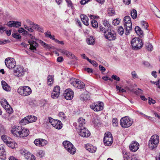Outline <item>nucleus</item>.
I'll list each match as a JSON object with an SVG mask.
<instances>
[{"label":"nucleus","mask_w":160,"mask_h":160,"mask_svg":"<svg viewBox=\"0 0 160 160\" xmlns=\"http://www.w3.org/2000/svg\"><path fill=\"white\" fill-rule=\"evenodd\" d=\"M1 104L2 106L5 108L6 107L9 105L8 102H7L6 99H2L1 101Z\"/></svg>","instance_id":"473e14b6"},{"label":"nucleus","mask_w":160,"mask_h":160,"mask_svg":"<svg viewBox=\"0 0 160 160\" xmlns=\"http://www.w3.org/2000/svg\"><path fill=\"white\" fill-rule=\"evenodd\" d=\"M62 144L64 148L68 152L72 154L75 153V148L71 142L68 141H65L63 142Z\"/></svg>","instance_id":"0eeeda50"},{"label":"nucleus","mask_w":160,"mask_h":160,"mask_svg":"<svg viewBox=\"0 0 160 160\" xmlns=\"http://www.w3.org/2000/svg\"><path fill=\"white\" fill-rule=\"evenodd\" d=\"M7 25L10 27L18 28L21 26V23L19 22L11 21L8 22Z\"/></svg>","instance_id":"f3484780"},{"label":"nucleus","mask_w":160,"mask_h":160,"mask_svg":"<svg viewBox=\"0 0 160 160\" xmlns=\"http://www.w3.org/2000/svg\"><path fill=\"white\" fill-rule=\"evenodd\" d=\"M20 123L22 125H26L29 123L28 119V117L27 116L24 118L22 119L20 121Z\"/></svg>","instance_id":"72a5a7b5"},{"label":"nucleus","mask_w":160,"mask_h":160,"mask_svg":"<svg viewBox=\"0 0 160 160\" xmlns=\"http://www.w3.org/2000/svg\"><path fill=\"white\" fill-rule=\"evenodd\" d=\"M6 145L8 147L13 149L14 148H16L17 146L16 143L15 142H12L11 140L10 141V142L8 143Z\"/></svg>","instance_id":"4c0bfd02"},{"label":"nucleus","mask_w":160,"mask_h":160,"mask_svg":"<svg viewBox=\"0 0 160 160\" xmlns=\"http://www.w3.org/2000/svg\"><path fill=\"white\" fill-rule=\"evenodd\" d=\"M139 144L136 141H133L129 146V148L130 151L135 152L139 148Z\"/></svg>","instance_id":"4468645a"},{"label":"nucleus","mask_w":160,"mask_h":160,"mask_svg":"<svg viewBox=\"0 0 160 160\" xmlns=\"http://www.w3.org/2000/svg\"><path fill=\"white\" fill-rule=\"evenodd\" d=\"M108 14L110 16H113L115 14V11L114 10L111 8H109L108 9Z\"/></svg>","instance_id":"a19ab883"},{"label":"nucleus","mask_w":160,"mask_h":160,"mask_svg":"<svg viewBox=\"0 0 160 160\" xmlns=\"http://www.w3.org/2000/svg\"><path fill=\"white\" fill-rule=\"evenodd\" d=\"M133 122L131 119L128 116L122 118L120 120V124L121 126L124 128H127L132 125Z\"/></svg>","instance_id":"39448f33"},{"label":"nucleus","mask_w":160,"mask_h":160,"mask_svg":"<svg viewBox=\"0 0 160 160\" xmlns=\"http://www.w3.org/2000/svg\"><path fill=\"white\" fill-rule=\"evenodd\" d=\"M6 131L4 126L0 123V134H5Z\"/></svg>","instance_id":"58836bf2"},{"label":"nucleus","mask_w":160,"mask_h":160,"mask_svg":"<svg viewBox=\"0 0 160 160\" xmlns=\"http://www.w3.org/2000/svg\"><path fill=\"white\" fill-rule=\"evenodd\" d=\"M78 132L79 135L82 137L87 138L90 135V133L89 130L85 127L80 128Z\"/></svg>","instance_id":"f8f14e48"},{"label":"nucleus","mask_w":160,"mask_h":160,"mask_svg":"<svg viewBox=\"0 0 160 160\" xmlns=\"http://www.w3.org/2000/svg\"><path fill=\"white\" fill-rule=\"evenodd\" d=\"M79 79L74 78L73 80L72 79L70 80V83L74 87L77 88V85L79 82Z\"/></svg>","instance_id":"2f4dec72"},{"label":"nucleus","mask_w":160,"mask_h":160,"mask_svg":"<svg viewBox=\"0 0 160 160\" xmlns=\"http://www.w3.org/2000/svg\"><path fill=\"white\" fill-rule=\"evenodd\" d=\"M124 25L125 29V34L128 35L132 29V23L130 16H127L124 18Z\"/></svg>","instance_id":"7ed1b4c3"},{"label":"nucleus","mask_w":160,"mask_h":160,"mask_svg":"<svg viewBox=\"0 0 160 160\" xmlns=\"http://www.w3.org/2000/svg\"><path fill=\"white\" fill-rule=\"evenodd\" d=\"M84 70L86 71L88 73H92L93 72L92 69L89 68H84Z\"/></svg>","instance_id":"052dcab7"},{"label":"nucleus","mask_w":160,"mask_h":160,"mask_svg":"<svg viewBox=\"0 0 160 160\" xmlns=\"http://www.w3.org/2000/svg\"><path fill=\"white\" fill-rule=\"evenodd\" d=\"M85 148L87 150L92 153L95 152L97 149L95 147H94L93 146L89 145H86Z\"/></svg>","instance_id":"393cba45"},{"label":"nucleus","mask_w":160,"mask_h":160,"mask_svg":"<svg viewBox=\"0 0 160 160\" xmlns=\"http://www.w3.org/2000/svg\"><path fill=\"white\" fill-rule=\"evenodd\" d=\"M103 24L104 27L108 29H110L111 28L112 26L110 25L108 22L107 20H104L103 22Z\"/></svg>","instance_id":"79ce46f5"},{"label":"nucleus","mask_w":160,"mask_h":160,"mask_svg":"<svg viewBox=\"0 0 160 160\" xmlns=\"http://www.w3.org/2000/svg\"><path fill=\"white\" fill-rule=\"evenodd\" d=\"M19 132V137H25L28 136L29 133V130L27 128H23Z\"/></svg>","instance_id":"a211bd4d"},{"label":"nucleus","mask_w":160,"mask_h":160,"mask_svg":"<svg viewBox=\"0 0 160 160\" xmlns=\"http://www.w3.org/2000/svg\"><path fill=\"white\" fill-rule=\"evenodd\" d=\"M1 84L2 87L3 89L7 91H10L11 90V88L8 85V84L4 81H1Z\"/></svg>","instance_id":"5701e85b"},{"label":"nucleus","mask_w":160,"mask_h":160,"mask_svg":"<svg viewBox=\"0 0 160 160\" xmlns=\"http://www.w3.org/2000/svg\"><path fill=\"white\" fill-rule=\"evenodd\" d=\"M21 129H22L21 126H16L15 128H12L11 130V132L14 136L18 137Z\"/></svg>","instance_id":"dca6fc26"},{"label":"nucleus","mask_w":160,"mask_h":160,"mask_svg":"<svg viewBox=\"0 0 160 160\" xmlns=\"http://www.w3.org/2000/svg\"><path fill=\"white\" fill-rule=\"evenodd\" d=\"M112 79H114L117 81H120V78L117 75H112L111 77Z\"/></svg>","instance_id":"6e6d98bb"},{"label":"nucleus","mask_w":160,"mask_h":160,"mask_svg":"<svg viewBox=\"0 0 160 160\" xmlns=\"http://www.w3.org/2000/svg\"><path fill=\"white\" fill-rule=\"evenodd\" d=\"M24 28L25 29H27L28 31L29 32H32L33 31V29L32 28L30 27H28L27 26L25 25Z\"/></svg>","instance_id":"0e129e2a"},{"label":"nucleus","mask_w":160,"mask_h":160,"mask_svg":"<svg viewBox=\"0 0 160 160\" xmlns=\"http://www.w3.org/2000/svg\"><path fill=\"white\" fill-rule=\"evenodd\" d=\"M80 97L82 98L83 100H87L90 99V96L87 94H82L80 95Z\"/></svg>","instance_id":"e433bc0d"},{"label":"nucleus","mask_w":160,"mask_h":160,"mask_svg":"<svg viewBox=\"0 0 160 160\" xmlns=\"http://www.w3.org/2000/svg\"><path fill=\"white\" fill-rule=\"evenodd\" d=\"M87 42L88 44L93 45L95 41L92 37H90L87 40Z\"/></svg>","instance_id":"f704fd0d"},{"label":"nucleus","mask_w":160,"mask_h":160,"mask_svg":"<svg viewBox=\"0 0 160 160\" xmlns=\"http://www.w3.org/2000/svg\"><path fill=\"white\" fill-rule=\"evenodd\" d=\"M56 120L53 119L52 118L49 117H48V121L50 123H51V124L52 125L53 122H54V121Z\"/></svg>","instance_id":"338daca9"},{"label":"nucleus","mask_w":160,"mask_h":160,"mask_svg":"<svg viewBox=\"0 0 160 160\" xmlns=\"http://www.w3.org/2000/svg\"><path fill=\"white\" fill-rule=\"evenodd\" d=\"M140 23L143 28L147 30L148 29L147 28L148 27V24L146 21H142Z\"/></svg>","instance_id":"c03bdc74"},{"label":"nucleus","mask_w":160,"mask_h":160,"mask_svg":"<svg viewBox=\"0 0 160 160\" xmlns=\"http://www.w3.org/2000/svg\"><path fill=\"white\" fill-rule=\"evenodd\" d=\"M12 36L13 37L17 39H20L21 38L20 35L17 33H12Z\"/></svg>","instance_id":"8fccbe9b"},{"label":"nucleus","mask_w":160,"mask_h":160,"mask_svg":"<svg viewBox=\"0 0 160 160\" xmlns=\"http://www.w3.org/2000/svg\"><path fill=\"white\" fill-rule=\"evenodd\" d=\"M21 153L22 155L24 156V157L26 159L29 160L30 157V156H29V154H31L30 153L28 152L25 150L21 151Z\"/></svg>","instance_id":"c756f323"},{"label":"nucleus","mask_w":160,"mask_h":160,"mask_svg":"<svg viewBox=\"0 0 160 160\" xmlns=\"http://www.w3.org/2000/svg\"><path fill=\"white\" fill-rule=\"evenodd\" d=\"M91 0H82L80 1V3L82 5H84Z\"/></svg>","instance_id":"69168bd1"},{"label":"nucleus","mask_w":160,"mask_h":160,"mask_svg":"<svg viewBox=\"0 0 160 160\" xmlns=\"http://www.w3.org/2000/svg\"><path fill=\"white\" fill-rule=\"evenodd\" d=\"M104 104L102 102L93 103L91 105L90 107L94 111L98 112L102 110L103 109Z\"/></svg>","instance_id":"1a4fd4ad"},{"label":"nucleus","mask_w":160,"mask_h":160,"mask_svg":"<svg viewBox=\"0 0 160 160\" xmlns=\"http://www.w3.org/2000/svg\"><path fill=\"white\" fill-rule=\"evenodd\" d=\"M4 109L8 113L11 114L13 112V110L9 105H8Z\"/></svg>","instance_id":"37998d69"},{"label":"nucleus","mask_w":160,"mask_h":160,"mask_svg":"<svg viewBox=\"0 0 160 160\" xmlns=\"http://www.w3.org/2000/svg\"><path fill=\"white\" fill-rule=\"evenodd\" d=\"M135 31L137 35L140 38L144 36V33L141 29L138 26H136L135 28Z\"/></svg>","instance_id":"4be33fe9"},{"label":"nucleus","mask_w":160,"mask_h":160,"mask_svg":"<svg viewBox=\"0 0 160 160\" xmlns=\"http://www.w3.org/2000/svg\"><path fill=\"white\" fill-rule=\"evenodd\" d=\"M14 73L15 76L18 77H22L25 74L24 68L21 66H18L14 70Z\"/></svg>","instance_id":"9d476101"},{"label":"nucleus","mask_w":160,"mask_h":160,"mask_svg":"<svg viewBox=\"0 0 160 160\" xmlns=\"http://www.w3.org/2000/svg\"><path fill=\"white\" fill-rule=\"evenodd\" d=\"M105 38L108 41H114L116 39V33L115 31L112 29H107V32L104 33Z\"/></svg>","instance_id":"423d86ee"},{"label":"nucleus","mask_w":160,"mask_h":160,"mask_svg":"<svg viewBox=\"0 0 160 160\" xmlns=\"http://www.w3.org/2000/svg\"><path fill=\"white\" fill-rule=\"evenodd\" d=\"M17 92L19 94L23 96L30 95L32 93V90L28 86H22L18 89Z\"/></svg>","instance_id":"20e7f679"},{"label":"nucleus","mask_w":160,"mask_h":160,"mask_svg":"<svg viewBox=\"0 0 160 160\" xmlns=\"http://www.w3.org/2000/svg\"><path fill=\"white\" fill-rule=\"evenodd\" d=\"M120 22V20L119 19H116L113 20L112 23L114 25H117L119 24Z\"/></svg>","instance_id":"603ef678"},{"label":"nucleus","mask_w":160,"mask_h":160,"mask_svg":"<svg viewBox=\"0 0 160 160\" xmlns=\"http://www.w3.org/2000/svg\"><path fill=\"white\" fill-rule=\"evenodd\" d=\"M131 44L134 50L140 49L143 46L142 40L138 37H135L131 41Z\"/></svg>","instance_id":"f03ea898"},{"label":"nucleus","mask_w":160,"mask_h":160,"mask_svg":"<svg viewBox=\"0 0 160 160\" xmlns=\"http://www.w3.org/2000/svg\"><path fill=\"white\" fill-rule=\"evenodd\" d=\"M34 143L37 146L42 147L45 145L48 142L44 139L38 138L36 139Z\"/></svg>","instance_id":"ddd939ff"},{"label":"nucleus","mask_w":160,"mask_h":160,"mask_svg":"<svg viewBox=\"0 0 160 160\" xmlns=\"http://www.w3.org/2000/svg\"><path fill=\"white\" fill-rule=\"evenodd\" d=\"M40 42L42 44V46H43L44 47L48 49L49 48V46L45 42H44L42 40H40Z\"/></svg>","instance_id":"5fc2aeb1"},{"label":"nucleus","mask_w":160,"mask_h":160,"mask_svg":"<svg viewBox=\"0 0 160 160\" xmlns=\"http://www.w3.org/2000/svg\"><path fill=\"white\" fill-rule=\"evenodd\" d=\"M159 139L158 136L155 134L152 136L148 142L149 148L151 150H155L157 147Z\"/></svg>","instance_id":"f257e3e1"},{"label":"nucleus","mask_w":160,"mask_h":160,"mask_svg":"<svg viewBox=\"0 0 160 160\" xmlns=\"http://www.w3.org/2000/svg\"><path fill=\"white\" fill-rule=\"evenodd\" d=\"M1 138L4 142L6 144L10 142V141L12 140L10 138L4 135H2Z\"/></svg>","instance_id":"cd10ccee"},{"label":"nucleus","mask_w":160,"mask_h":160,"mask_svg":"<svg viewBox=\"0 0 160 160\" xmlns=\"http://www.w3.org/2000/svg\"><path fill=\"white\" fill-rule=\"evenodd\" d=\"M52 126L55 128L58 129H61L62 127V123L58 120H56L53 122Z\"/></svg>","instance_id":"aec40b11"},{"label":"nucleus","mask_w":160,"mask_h":160,"mask_svg":"<svg viewBox=\"0 0 160 160\" xmlns=\"http://www.w3.org/2000/svg\"><path fill=\"white\" fill-rule=\"evenodd\" d=\"M28 119L29 123H31L35 122L37 120V118L34 116H28Z\"/></svg>","instance_id":"7c9ffc66"},{"label":"nucleus","mask_w":160,"mask_h":160,"mask_svg":"<svg viewBox=\"0 0 160 160\" xmlns=\"http://www.w3.org/2000/svg\"><path fill=\"white\" fill-rule=\"evenodd\" d=\"M103 142L105 146H110L113 142V137L107 138V137H104Z\"/></svg>","instance_id":"412c9836"},{"label":"nucleus","mask_w":160,"mask_h":160,"mask_svg":"<svg viewBox=\"0 0 160 160\" xmlns=\"http://www.w3.org/2000/svg\"><path fill=\"white\" fill-rule=\"evenodd\" d=\"M131 74L132 75V77L133 78H138V76L136 72L135 71L132 72H131Z\"/></svg>","instance_id":"bf43d9fd"},{"label":"nucleus","mask_w":160,"mask_h":160,"mask_svg":"<svg viewBox=\"0 0 160 160\" xmlns=\"http://www.w3.org/2000/svg\"><path fill=\"white\" fill-rule=\"evenodd\" d=\"M9 42L10 41L9 40H0V45L4 44Z\"/></svg>","instance_id":"680f3d73"},{"label":"nucleus","mask_w":160,"mask_h":160,"mask_svg":"<svg viewBox=\"0 0 160 160\" xmlns=\"http://www.w3.org/2000/svg\"><path fill=\"white\" fill-rule=\"evenodd\" d=\"M74 92L70 88H68L65 90L64 93V96L65 98L68 100H70L73 97Z\"/></svg>","instance_id":"9b49d317"},{"label":"nucleus","mask_w":160,"mask_h":160,"mask_svg":"<svg viewBox=\"0 0 160 160\" xmlns=\"http://www.w3.org/2000/svg\"><path fill=\"white\" fill-rule=\"evenodd\" d=\"M99 29L101 31L103 32L104 33L105 32H107V29H108L107 28H104L103 27H102V26H99Z\"/></svg>","instance_id":"13d9d810"},{"label":"nucleus","mask_w":160,"mask_h":160,"mask_svg":"<svg viewBox=\"0 0 160 160\" xmlns=\"http://www.w3.org/2000/svg\"><path fill=\"white\" fill-rule=\"evenodd\" d=\"M59 116L61 118V119L62 121H65L66 117L64 113L63 112H60L59 113Z\"/></svg>","instance_id":"a18cd8bd"},{"label":"nucleus","mask_w":160,"mask_h":160,"mask_svg":"<svg viewBox=\"0 0 160 160\" xmlns=\"http://www.w3.org/2000/svg\"><path fill=\"white\" fill-rule=\"evenodd\" d=\"M124 31L123 28L122 26L119 27L118 30V34L122 36L124 33Z\"/></svg>","instance_id":"49530a36"},{"label":"nucleus","mask_w":160,"mask_h":160,"mask_svg":"<svg viewBox=\"0 0 160 160\" xmlns=\"http://www.w3.org/2000/svg\"><path fill=\"white\" fill-rule=\"evenodd\" d=\"M57 91H52L51 93V97L53 98H57L59 95L60 91L58 88H56Z\"/></svg>","instance_id":"c85d7f7f"},{"label":"nucleus","mask_w":160,"mask_h":160,"mask_svg":"<svg viewBox=\"0 0 160 160\" xmlns=\"http://www.w3.org/2000/svg\"><path fill=\"white\" fill-rule=\"evenodd\" d=\"M131 14L132 18L133 19H136L137 18V11L136 10L133 9L131 12Z\"/></svg>","instance_id":"ea45409f"},{"label":"nucleus","mask_w":160,"mask_h":160,"mask_svg":"<svg viewBox=\"0 0 160 160\" xmlns=\"http://www.w3.org/2000/svg\"><path fill=\"white\" fill-rule=\"evenodd\" d=\"M148 103L150 104H154L156 103V101L153 99L152 98L149 97L148 98Z\"/></svg>","instance_id":"4d7b16f0"},{"label":"nucleus","mask_w":160,"mask_h":160,"mask_svg":"<svg viewBox=\"0 0 160 160\" xmlns=\"http://www.w3.org/2000/svg\"><path fill=\"white\" fill-rule=\"evenodd\" d=\"M61 52L63 54L66 55L67 57L70 58L75 59L76 60H78L77 58L71 52H70L64 49L62 50H61Z\"/></svg>","instance_id":"6ab92c4d"},{"label":"nucleus","mask_w":160,"mask_h":160,"mask_svg":"<svg viewBox=\"0 0 160 160\" xmlns=\"http://www.w3.org/2000/svg\"><path fill=\"white\" fill-rule=\"evenodd\" d=\"M28 42L30 45L29 48L30 50L33 51L37 50L36 48L38 46V44L36 41L29 39Z\"/></svg>","instance_id":"2eb2a0df"},{"label":"nucleus","mask_w":160,"mask_h":160,"mask_svg":"<svg viewBox=\"0 0 160 160\" xmlns=\"http://www.w3.org/2000/svg\"><path fill=\"white\" fill-rule=\"evenodd\" d=\"M91 24L92 27L94 28H97L98 27V22L95 20H92L91 21Z\"/></svg>","instance_id":"09e8293b"},{"label":"nucleus","mask_w":160,"mask_h":160,"mask_svg":"<svg viewBox=\"0 0 160 160\" xmlns=\"http://www.w3.org/2000/svg\"><path fill=\"white\" fill-rule=\"evenodd\" d=\"M107 137V138H111L112 137L111 133L109 132H106L104 134V137Z\"/></svg>","instance_id":"864d4df0"},{"label":"nucleus","mask_w":160,"mask_h":160,"mask_svg":"<svg viewBox=\"0 0 160 160\" xmlns=\"http://www.w3.org/2000/svg\"><path fill=\"white\" fill-rule=\"evenodd\" d=\"M112 125L113 126L116 127L117 126L118 123V120L116 118H114L112 120Z\"/></svg>","instance_id":"3c124183"},{"label":"nucleus","mask_w":160,"mask_h":160,"mask_svg":"<svg viewBox=\"0 0 160 160\" xmlns=\"http://www.w3.org/2000/svg\"><path fill=\"white\" fill-rule=\"evenodd\" d=\"M147 49L148 51H152L153 49V47L152 45L150 43H147L146 45Z\"/></svg>","instance_id":"de8ad7c7"},{"label":"nucleus","mask_w":160,"mask_h":160,"mask_svg":"<svg viewBox=\"0 0 160 160\" xmlns=\"http://www.w3.org/2000/svg\"><path fill=\"white\" fill-rule=\"evenodd\" d=\"M6 30L5 27L2 26H0V33L2 34Z\"/></svg>","instance_id":"e2e57ef3"},{"label":"nucleus","mask_w":160,"mask_h":160,"mask_svg":"<svg viewBox=\"0 0 160 160\" xmlns=\"http://www.w3.org/2000/svg\"><path fill=\"white\" fill-rule=\"evenodd\" d=\"M78 126L80 128H83L84 127V125H85V119H83L82 118H79L78 120Z\"/></svg>","instance_id":"a878e982"},{"label":"nucleus","mask_w":160,"mask_h":160,"mask_svg":"<svg viewBox=\"0 0 160 160\" xmlns=\"http://www.w3.org/2000/svg\"><path fill=\"white\" fill-rule=\"evenodd\" d=\"M81 19L83 23L86 26H88V17L84 14H82L81 15Z\"/></svg>","instance_id":"b1692460"},{"label":"nucleus","mask_w":160,"mask_h":160,"mask_svg":"<svg viewBox=\"0 0 160 160\" xmlns=\"http://www.w3.org/2000/svg\"><path fill=\"white\" fill-rule=\"evenodd\" d=\"M5 63L6 66L9 69L14 68L16 66L14 59L12 58H8L5 59Z\"/></svg>","instance_id":"6e6552de"},{"label":"nucleus","mask_w":160,"mask_h":160,"mask_svg":"<svg viewBox=\"0 0 160 160\" xmlns=\"http://www.w3.org/2000/svg\"><path fill=\"white\" fill-rule=\"evenodd\" d=\"M99 70L102 72H105L106 70L105 68L103 66L101 65H99Z\"/></svg>","instance_id":"774afa93"},{"label":"nucleus","mask_w":160,"mask_h":160,"mask_svg":"<svg viewBox=\"0 0 160 160\" xmlns=\"http://www.w3.org/2000/svg\"><path fill=\"white\" fill-rule=\"evenodd\" d=\"M53 76L52 75H49L47 78V83L48 85L51 86L52 85L53 82Z\"/></svg>","instance_id":"bb28decb"},{"label":"nucleus","mask_w":160,"mask_h":160,"mask_svg":"<svg viewBox=\"0 0 160 160\" xmlns=\"http://www.w3.org/2000/svg\"><path fill=\"white\" fill-rule=\"evenodd\" d=\"M85 86V84L83 82L79 80L77 85V88L79 89H83L84 88Z\"/></svg>","instance_id":"c9c22d12"}]
</instances>
